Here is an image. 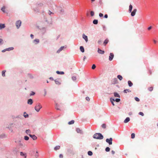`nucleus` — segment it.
I'll use <instances>...</instances> for the list:
<instances>
[{"label":"nucleus","instance_id":"obj_38","mask_svg":"<svg viewBox=\"0 0 158 158\" xmlns=\"http://www.w3.org/2000/svg\"><path fill=\"white\" fill-rule=\"evenodd\" d=\"M54 81L55 82V83L57 85H60L61 84L60 82L59 81H58L57 79H56L54 80Z\"/></svg>","mask_w":158,"mask_h":158},{"label":"nucleus","instance_id":"obj_34","mask_svg":"<svg viewBox=\"0 0 158 158\" xmlns=\"http://www.w3.org/2000/svg\"><path fill=\"white\" fill-rule=\"evenodd\" d=\"M54 102L55 103V106H56V109L57 110H60V109L58 107V106L57 103L55 101H54Z\"/></svg>","mask_w":158,"mask_h":158},{"label":"nucleus","instance_id":"obj_53","mask_svg":"<svg viewBox=\"0 0 158 158\" xmlns=\"http://www.w3.org/2000/svg\"><path fill=\"white\" fill-rule=\"evenodd\" d=\"M90 15L91 16H93L94 15V12L93 11H91L90 12Z\"/></svg>","mask_w":158,"mask_h":158},{"label":"nucleus","instance_id":"obj_64","mask_svg":"<svg viewBox=\"0 0 158 158\" xmlns=\"http://www.w3.org/2000/svg\"><path fill=\"white\" fill-rule=\"evenodd\" d=\"M104 18H108V15L107 14H105L104 16Z\"/></svg>","mask_w":158,"mask_h":158},{"label":"nucleus","instance_id":"obj_51","mask_svg":"<svg viewBox=\"0 0 158 158\" xmlns=\"http://www.w3.org/2000/svg\"><path fill=\"white\" fill-rule=\"evenodd\" d=\"M135 99L136 101L138 102H139L140 101L139 99L137 97H135Z\"/></svg>","mask_w":158,"mask_h":158},{"label":"nucleus","instance_id":"obj_4","mask_svg":"<svg viewBox=\"0 0 158 158\" xmlns=\"http://www.w3.org/2000/svg\"><path fill=\"white\" fill-rule=\"evenodd\" d=\"M113 139L112 138H110L109 139H106V141L110 145H111L112 144Z\"/></svg>","mask_w":158,"mask_h":158},{"label":"nucleus","instance_id":"obj_12","mask_svg":"<svg viewBox=\"0 0 158 158\" xmlns=\"http://www.w3.org/2000/svg\"><path fill=\"white\" fill-rule=\"evenodd\" d=\"M98 52L99 54H103L105 53V52L104 51L102 50H101V49H100L99 48H98Z\"/></svg>","mask_w":158,"mask_h":158},{"label":"nucleus","instance_id":"obj_63","mask_svg":"<svg viewBox=\"0 0 158 158\" xmlns=\"http://www.w3.org/2000/svg\"><path fill=\"white\" fill-rule=\"evenodd\" d=\"M38 5L39 6L41 7L43 6V3H40V4H38Z\"/></svg>","mask_w":158,"mask_h":158},{"label":"nucleus","instance_id":"obj_39","mask_svg":"<svg viewBox=\"0 0 158 158\" xmlns=\"http://www.w3.org/2000/svg\"><path fill=\"white\" fill-rule=\"evenodd\" d=\"M74 123V120H72L71 121H69L68 122V123L69 124L71 125V124H73Z\"/></svg>","mask_w":158,"mask_h":158},{"label":"nucleus","instance_id":"obj_61","mask_svg":"<svg viewBox=\"0 0 158 158\" xmlns=\"http://www.w3.org/2000/svg\"><path fill=\"white\" fill-rule=\"evenodd\" d=\"M85 99H86V100L88 101H89L90 100L89 98L88 97H86Z\"/></svg>","mask_w":158,"mask_h":158},{"label":"nucleus","instance_id":"obj_41","mask_svg":"<svg viewBox=\"0 0 158 158\" xmlns=\"http://www.w3.org/2000/svg\"><path fill=\"white\" fill-rule=\"evenodd\" d=\"M60 148V146H57L54 148V149L55 150H57L59 149Z\"/></svg>","mask_w":158,"mask_h":158},{"label":"nucleus","instance_id":"obj_42","mask_svg":"<svg viewBox=\"0 0 158 158\" xmlns=\"http://www.w3.org/2000/svg\"><path fill=\"white\" fill-rule=\"evenodd\" d=\"M108 40L107 39L105 40L104 42V44L105 45H106L108 43Z\"/></svg>","mask_w":158,"mask_h":158},{"label":"nucleus","instance_id":"obj_40","mask_svg":"<svg viewBox=\"0 0 158 158\" xmlns=\"http://www.w3.org/2000/svg\"><path fill=\"white\" fill-rule=\"evenodd\" d=\"M88 154L89 156H91L93 155V152L91 151H89L88 152Z\"/></svg>","mask_w":158,"mask_h":158},{"label":"nucleus","instance_id":"obj_15","mask_svg":"<svg viewBox=\"0 0 158 158\" xmlns=\"http://www.w3.org/2000/svg\"><path fill=\"white\" fill-rule=\"evenodd\" d=\"M45 21V22H47V24H49V25H51L52 24V22L51 19L49 20V21H48L46 19Z\"/></svg>","mask_w":158,"mask_h":158},{"label":"nucleus","instance_id":"obj_58","mask_svg":"<svg viewBox=\"0 0 158 158\" xmlns=\"http://www.w3.org/2000/svg\"><path fill=\"white\" fill-rule=\"evenodd\" d=\"M64 12V10L63 9H61L60 10V13L61 14H63V12Z\"/></svg>","mask_w":158,"mask_h":158},{"label":"nucleus","instance_id":"obj_9","mask_svg":"<svg viewBox=\"0 0 158 158\" xmlns=\"http://www.w3.org/2000/svg\"><path fill=\"white\" fill-rule=\"evenodd\" d=\"M136 11L137 9H134L133 11H131V15L132 17L134 16L135 15Z\"/></svg>","mask_w":158,"mask_h":158},{"label":"nucleus","instance_id":"obj_13","mask_svg":"<svg viewBox=\"0 0 158 158\" xmlns=\"http://www.w3.org/2000/svg\"><path fill=\"white\" fill-rule=\"evenodd\" d=\"M15 118H19L21 119H22L23 118V115L22 114H20L18 115L15 117Z\"/></svg>","mask_w":158,"mask_h":158},{"label":"nucleus","instance_id":"obj_31","mask_svg":"<svg viewBox=\"0 0 158 158\" xmlns=\"http://www.w3.org/2000/svg\"><path fill=\"white\" fill-rule=\"evenodd\" d=\"M26 134L28 135L31 133V131L29 129L26 130L25 131Z\"/></svg>","mask_w":158,"mask_h":158},{"label":"nucleus","instance_id":"obj_6","mask_svg":"<svg viewBox=\"0 0 158 158\" xmlns=\"http://www.w3.org/2000/svg\"><path fill=\"white\" fill-rule=\"evenodd\" d=\"M114 57V54L112 53H110L109 56V60L110 61H111L113 60Z\"/></svg>","mask_w":158,"mask_h":158},{"label":"nucleus","instance_id":"obj_5","mask_svg":"<svg viewBox=\"0 0 158 158\" xmlns=\"http://www.w3.org/2000/svg\"><path fill=\"white\" fill-rule=\"evenodd\" d=\"M39 29L40 30L41 32L43 34H44L46 31V28L45 27H42V28H39Z\"/></svg>","mask_w":158,"mask_h":158},{"label":"nucleus","instance_id":"obj_21","mask_svg":"<svg viewBox=\"0 0 158 158\" xmlns=\"http://www.w3.org/2000/svg\"><path fill=\"white\" fill-rule=\"evenodd\" d=\"M130 120V118L129 117H127L125 119V120L124 121V122L125 123H127Z\"/></svg>","mask_w":158,"mask_h":158},{"label":"nucleus","instance_id":"obj_7","mask_svg":"<svg viewBox=\"0 0 158 158\" xmlns=\"http://www.w3.org/2000/svg\"><path fill=\"white\" fill-rule=\"evenodd\" d=\"M66 46H63L60 47V48L57 51V53H59L61 51L63 50L64 48H66Z\"/></svg>","mask_w":158,"mask_h":158},{"label":"nucleus","instance_id":"obj_49","mask_svg":"<svg viewBox=\"0 0 158 158\" xmlns=\"http://www.w3.org/2000/svg\"><path fill=\"white\" fill-rule=\"evenodd\" d=\"M120 101V99L119 98H117L116 99H114V101H115L117 102H119Z\"/></svg>","mask_w":158,"mask_h":158},{"label":"nucleus","instance_id":"obj_36","mask_svg":"<svg viewBox=\"0 0 158 158\" xmlns=\"http://www.w3.org/2000/svg\"><path fill=\"white\" fill-rule=\"evenodd\" d=\"M14 48L13 47H11L10 48H6V50L7 51H10L11 50H12L14 49Z\"/></svg>","mask_w":158,"mask_h":158},{"label":"nucleus","instance_id":"obj_30","mask_svg":"<svg viewBox=\"0 0 158 158\" xmlns=\"http://www.w3.org/2000/svg\"><path fill=\"white\" fill-rule=\"evenodd\" d=\"M10 125H11L13 124V123H10ZM6 128H8L9 129V130L11 132H12L13 131V130H12V129L11 128V126H9L8 127H7Z\"/></svg>","mask_w":158,"mask_h":158},{"label":"nucleus","instance_id":"obj_29","mask_svg":"<svg viewBox=\"0 0 158 158\" xmlns=\"http://www.w3.org/2000/svg\"><path fill=\"white\" fill-rule=\"evenodd\" d=\"M117 78L120 80V81H121L123 78V77L121 75H118L117 76Z\"/></svg>","mask_w":158,"mask_h":158},{"label":"nucleus","instance_id":"obj_54","mask_svg":"<svg viewBox=\"0 0 158 158\" xmlns=\"http://www.w3.org/2000/svg\"><path fill=\"white\" fill-rule=\"evenodd\" d=\"M139 114L141 115L142 116H143L144 115V114L142 112H140L139 113Z\"/></svg>","mask_w":158,"mask_h":158},{"label":"nucleus","instance_id":"obj_44","mask_svg":"<svg viewBox=\"0 0 158 158\" xmlns=\"http://www.w3.org/2000/svg\"><path fill=\"white\" fill-rule=\"evenodd\" d=\"M5 6H3V7H2L1 9V10H2V11L4 13H6V11H5Z\"/></svg>","mask_w":158,"mask_h":158},{"label":"nucleus","instance_id":"obj_17","mask_svg":"<svg viewBox=\"0 0 158 158\" xmlns=\"http://www.w3.org/2000/svg\"><path fill=\"white\" fill-rule=\"evenodd\" d=\"M76 131L78 133H80L81 134H83L82 131L79 128H77L76 129Z\"/></svg>","mask_w":158,"mask_h":158},{"label":"nucleus","instance_id":"obj_16","mask_svg":"<svg viewBox=\"0 0 158 158\" xmlns=\"http://www.w3.org/2000/svg\"><path fill=\"white\" fill-rule=\"evenodd\" d=\"M40 42V40L39 39H36L33 40V43H35V44H37Z\"/></svg>","mask_w":158,"mask_h":158},{"label":"nucleus","instance_id":"obj_55","mask_svg":"<svg viewBox=\"0 0 158 158\" xmlns=\"http://www.w3.org/2000/svg\"><path fill=\"white\" fill-rule=\"evenodd\" d=\"M96 67V66L95 64H93L92 66V69H94Z\"/></svg>","mask_w":158,"mask_h":158},{"label":"nucleus","instance_id":"obj_11","mask_svg":"<svg viewBox=\"0 0 158 158\" xmlns=\"http://www.w3.org/2000/svg\"><path fill=\"white\" fill-rule=\"evenodd\" d=\"M82 38H83V39H84L85 40L86 42H88V37L87 36L85 35L84 34H83L82 35Z\"/></svg>","mask_w":158,"mask_h":158},{"label":"nucleus","instance_id":"obj_45","mask_svg":"<svg viewBox=\"0 0 158 158\" xmlns=\"http://www.w3.org/2000/svg\"><path fill=\"white\" fill-rule=\"evenodd\" d=\"M6 72V70H3L2 72V76H3V77H5V72Z\"/></svg>","mask_w":158,"mask_h":158},{"label":"nucleus","instance_id":"obj_62","mask_svg":"<svg viewBox=\"0 0 158 158\" xmlns=\"http://www.w3.org/2000/svg\"><path fill=\"white\" fill-rule=\"evenodd\" d=\"M59 157H60V158H63V155L62 154H60Z\"/></svg>","mask_w":158,"mask_h":158},{"label":"nucleus","instance_id":"obj_43","mask_svg":"<svg viewBox=\"0 0 158 158\" xmlns=\"http://www.w3.org/2000/svg\"><path fill=\"white\" fill-rule=\"evenodd\" d=\"M110 150V148L109 147H106L105 148V151L106 152H109Z\"/></svg>","mask_w":158,"mask_h":158},{"label":"nucleus","instance_id":"obj_56","mask_svg":"<svg viewBox=\"0 0 158 158\" xmlns=\"http://www.w3.org/2000/svg\"><path fill=\"white\" fill-rule=\"evenodd\" d=\"M153 88L152 87H151L148 88V90L150 91H152L153 90Z\"/></svg>","mask_w":158,"mask_h":158},{"label":"nucleus","instance_id":"obj_14","mask_svg":"<svg viewBox=\"0 0 158 158\" xmlns=\"http://www.w3.org/2000/svg\"><path fill=\"white\" fill-rule=\"evenodd\" d=\"M27 104L29 105H32L33 103V101L32 99L30 98L27 100Z\"/></svg>","mask_w":158,"mask_h":158},{"label":"nucleus","instance_id":"obj_52","mask_svg":"<svg viewBox=\"0 0 158 158\" xmlns=\"http://www.w3.org/2000/svg\"><path fill=\"white\" fill-rule=\"evenodd\" d=\"M101 126L102 127V128H103L104 129H105L106 127V124H103Z\"/></svg>","mask_w":158,"mask_h":158},{"label":"nucleus","instance_id":"obj_22","mask_svg":"<svg viewBox=\"0 0 158 158\" xmlns=\"http://www.w3.org/2000/svg\"><path fill=\"white\" fill-rule=\"evenodd\" d=\"M128 86L130 87H131L133 85V83L130 80L128 81Z\"/></svg>","mask_w":158,"mask_h":158},{"label":"nucleus","instance_id":"obj_19","mask_svg":"<svg viewBox=\"0 0 158 158\" xmlns=\"http://www.w3.org/2000/svg\"><path fill=\"white\" fill-rule=\"evenodd\" d=\"M133 8L131 4H130L129 6V10L128 12L130 13L131 12L132 9Z\"/></svg>","mask_w":158,"mask_h":158},{"label":"nucleus","instance_id":"obj_27","mask_svg":"<svg viewBox=\"0 0 158 158\" xmlns=\"http://www.w3.org/2000/svg\"><path fill=\"white\" fill-rule=\"evenodd\" d=\"M114 97L119 98H120V95L117 92H114Z\"/></svg>","mask_w":158,"mask_h":158},{"label":"nucleus","instance_id":"obj_59","mask_svg":"<svg viewBox=\"0 0 158 158\" xmlns=\"http://www.w3.org/2000/svg\"><path fill=\"white\" fill-rule=\"evenodd\" d=\"M44 96H45L46 95V94H47V91H46V90L45 89H44Z\"/></svg>","mask_w":158,"mask_h":158},{"label":"nucleus","instance_id":"obj_26","mask_svg":"<svg viewBox=\"0 0 158 158\" xmlns=\"http://www.w3.org/2000/svg\"><path fill=\"white\" fill-rule=\"evenodd\" d=\"M80 49L81 51L82 52H85V49L84 47L82 46H81L80 47Z\"/></svg>","mask_w":158,"mask_h":158},{"label":"nucleus","instance_id":"obj_20","mask_svg":"<svg viewBox=\"0 0 158 158\" xmlns=\"http://www.w3.org/2000/svg\"><path fill=\"white\" fill-rule=\"evenodd\" d=\"M6 137V135L5 134H2L0 135V139H2Z\"/></svg>","mask_w":158,"mask_h":158},{"label":"nucleus","instance_id":"obj_48","mask_svg":"<svg viewBox=\"0 0 158 158\" xmlns=\"http://www.w3.org/2000/svg\"><path fill=\"white\" fill-rule=\"evenodd\" d=\"M135 135L134 133H132L131 134V138L132 139H134L135 138Z\"/></svg>","mask_w":158,"mask_h":158},{"label":"nucleus","instance_id":"obj_1","mask_svg":"<svg viewBox=\"0 0 158 158\" xmlns=\"http://www.w3.org/2000/svg\"><path fill=\"white\" fill-rule=\"evenodd\" d=\"M94 138L98 139H102L103 138L102 135L99 133H96L93 136Z\"/></svg>","mask_w":158,"mask_h":158},{"label":"nucleus","instance_id":"obj_2","mask_svg":"<svg viewBox=\"0 0 158 158\" xmlns=\"http://www.w3.org/2000/svg\"><path fill=\"white\" fill-rule=\"evenodd\" d=\"M42 108V106L40 103H36L35 107V110L37 112L39 111Z\"/></svg>","mask_w":158,"mask_h":158},{"label":"nucleus","instance_id":"obj_28","mask_svg":"<svg viewBox=\"0 0 158 158\" xmlns=\"http://www.w3.org/2000/svg\"><path fill=\"white\" fill-rule=\"evenodd\" d=\"M5 26L4 24L0 23V29L4 28Z\"/></svg>","mask_w":158,"mask_h":158},{"label":"nucleus","instance_id":"obj_8","mask_svg":"<svg viewBox=\"0 0 158 158\" xmlns=\"http://www.w3.org/2000/svg\"><path fill=\"white\" fill-rule=\"evenodd\" d=\"M111 82L114 84H117L118 83L117 79L116 78H114L112 80Z\"/></svg>","mask_w":158,"mask_h":158},{"label":"nucleus","instance_id":"obj_60","mask_svg":"<svg viewBox=\"0 0 158 158\" xmlns=\"http://www.w3.org/2000/svg\"><path fill=\"white\" fill-rule=\"evenodd\" d=\"M99 16L100 17H102L103 16V14L102 13H100L99 14Z\"/></svg>","mask_w":158,"mask_h":158},{"label":"nucleus","instance_id":"obj_37","mask_svg":"<svg viewBox=\"0 0 158 158\" xmlns=\"http://www.w3.org/2000/svg\"><path fill=\"white\" fill-rule=\"evenodd\" d=\"M127 92H131V91L128 89H125L123 90V92L125 93H127Z\"/></svg>","mask_w":158,"mask_h":158},{"label":"nucleus","instance_id":"obj_35","mask_svg":"<svg viewBox=\"0 0 158 158\" xmlns=\"http://www.w3.org/2000/svg\"><path fill=\"white\" fill-rule=\"evenodd\" d=\"M27 75L31 79H33L34 78V77L31 73H28L27 74Z\"/></svg>","mask_w":158,"mask_h":158},{"label":"nucleus","instance_id":"obj_24","mask_svg":"<svg viewBox=\"0 0 158 158\" xmlns=\"http://www.w3.org/2000/svg\"><path fill=\"white\" fill-rule=\"evenodd\" d=\"M110 100L112 105L113 106H114V99L112 98H110Z\"/></svg>","mask_w":158,"mask_h":158},{"label":"nucleus","instance_id":"obj_57","mask_svg":"<svg viewBox=\"0 0 158 158\" xmlns=\"http://www.w3.org/2000/svg\"><path fill=\"white\" fill-rule=\"evenodd\" d=\"M72 79L73 81H75V80H76V77L75 76H73L72 77Z\"/></svg>","mask_w":158,"mask_h":158},{"label":"nucleus","instance_id":"obj_33","mask_svg":"<svg viewBox=\"0 0 158 158\" xmlns=\"http://www.w3.org/2000/svg\"><path fill=\"white\" fill-rule=\"evenodd\" d=\"M48 14L51 16H52L54 15V13L50 10H48Z\"/></svg>","mask_w":158,"mask_h":158},{"label":"nucleus","instance_id":"obj_23","mask_svg":"<svg viewBox=\"0 0 158 158\" xmlns=\"http://www.w3.org/2000/svg\"><path fill=\"white\" fill-rule=\"evenodd\" d=\"M56 72V73L58 74L63 75L64 73V72L63 71H57Z\"/></svg>","mask_w":158,"mask_h":158},{"label":"nucleus","instance_id":"obj_50","mask_svg":"<svg viewBox=\"0 0 158 158\" xmlns=\"http://www.w3.org/2000/svg\"><path fill=\"white\" fill-rule=\"evenodd\" d=\"M3 40L0 38V45H2L3 44Z\"/></svg>","mask_w":158,"mask_h":158},{"label":"nucleus","instance_id":"obj_47","mask_svg":"<svg viewBox=\"0 0 158 158\" xmlns=\"http://www.w3.org/2000/svg\"><path fill=\"white\" fill-rule=\"evenodd\" d=\"M35 94V92H34V91H31V93L30 94V96H33V95H34Z\"/></svg>","mask_w":158,"mask_h":158},{"label":"nucleus","instance_id":"obj_46","mask_svg":"<svg viewBox=\"0 0 158 158\" xmlns=\"http://www.w3.org/2000/svg\"><path fill=\"white\" fill-rule=\"evenodd\" d=\"M29 137L27 136H25L24 137V139L25 140L27 141L29 139Z\"/></svg>","mask_w":158,"mask_h":158},{"label":"nucleus","instance_id":"obj_25","mask_svg":"<svg viewBox=\"0 0 158 158\" xmlns=\"http://www.w3.org/2000/svg\"><path fill=\"white\" fill-rule=\"evenodd\" d=\"M23 116H24L25 118H27L29 117V115L26 112H24Z\"/></svg>","mask_w":158,"mask_h":158},{"label":"nucleus","instance_id":"obj_32","mask_svg":"<svg viewBox=\"0 0 158 158\" xmlns=\"http://www.w3.org/2000/svg\"><path fill=\"white\" fill-rule=\"evenodd\" d=\"M94 24L96 25L98 23V20L97 19H94L93 22Z\"/></svg>","mask_w":158,"mask_h":158},{"label":"nucleus","instance_id":"obj_3","mask_svg":"<svg viewBox=\"0 0 158 158\" xmlns=\"http://www.w3.org/2000/svg\"><path fill=\"white\" fill-rule=\"evenodd\" d=\"M15 24L17 28L19 29L21 25V21L20 20H19L16 21Z\"/></svg>","mask_w":158,"mask_h":158},{"label":"nucleus","instance_id":"obj_18","mask_svg":"<svg viewBox=\"0 0 158 158\" xmlns=\"http://www.w3.org/2000/svg\"><path fill=\"white\" fill-rule=\"evenodd\" d=\"M20 155L22 156H24V158H26L27 157V154L26 153H24L21 152H20Z\"/></svg>","mask_w":158,"mask_h":158},{"label":"nucleus","instance_id":"obj_10","mask_svg":"<svg viewBox=\"0 0 158 158\" xmlns=\"http://www.w3.org/2000/svg\"><path fill=\"white\" fill-rule=\"evenodd\" d=\"M29 135L34 140H35L37 139V137L35 135H31L30 134Z\"/></svg>","mask_w":158,"mask_h":158}]
</instances>
